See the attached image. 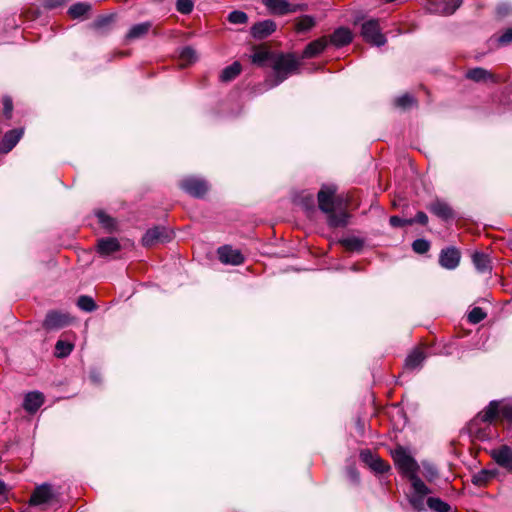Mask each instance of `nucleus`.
Segmentation results:
<instances>
[{
	"label": "nucleus",
	"instance_id": "nucleus-1",
	"mask_svg": "<svg viewBox=\"0 0 512 512\" xmlns=\"http://www.w3.org/2000/svg\"><path fill=\"white\" fill-rule=\"evenodd\" d=\"M336 188L334 186H323L318 192L319 209L327 214V222L330 227H344L348 223V213L335 212L336 199L334 197Z\"/></svg>",
	"mask_w": 512,
	"mask_h": 512
},
{
	"label": "nucleus",
	"instance_id": "nucleus-2",
	"mask_svg": "<svg viewBox=\"0 0 512 512\" xmlns=\"http://www.w3.org/2000/svg\"><path fill=\"white\" fill-rule=\"evenodd\" d=\"M300 62L293 54H278L273 58L272 68L275 72V85H279L288 78L289 75L296 73Z\"/></svg>",
	"mask_w": 512,
	"mask_h": 512
},
{
	"label": "nucleus",
	"instance_id": "nucleus-3",
	"mask_svg": "<svg viewBox=\"0 0 512 512\" xmlns=\"http://www.w3.org/2000/svg\"><path fill=\"white\" fill-rule=\"evenodd\" d=\"M392 458L400 473L407 477L410 482L415 479H419L417 474L419 465L417 461L406 451L405 448L399 446L393 450Z\"/></svg>",
	"mask_w": 512,
	"mask_h": 512
},
{
	"label": "nucleus",
	"instance_id": "nucleus-4",
	"mask_svg": "<svg viewBox=\"0 0 512 512\" xmlns=\"http://www.w3.org/2000/svg\"><path fill=\"white\" fill-rule=\"evenodd\" d=\"M361 36L366 42L378 47L383 46L387 41L376 19H369L362 24Z\"/></svg>",
	"mask_w": 512,
	"mask_h": 512
},
{
	"label": "nucleus",
	"instance_id": "nucleus-5",
	"mask_svg": "<svg viewBox=\"0 0 512 512\" xmlns=\"http://www.w3.org/2000/svg\"><path fill=\"white\" fill-rule=\"evenodd\" d=\"M172 239V233L162 226H156L148 229L142 237V244L145 247H151L157 243H165Z\"/></svg>",
	"mask_w": 512,
	"mask_h": 512
},
{
	"label": "nucleus",
	"instance_id": "nucleus-6",
	"mask_svg": "<svg viewBox=\"0 0 512 512\" xmlns=\"http://www.w3.org/2000/svg\"><path fill=\"white\" fill-rule=\"evenodd\" d=\"M411 485L413 488V493L410 496V504L412 507L418 511L424 510V500L425 497L431 493V490L426 486V484L419 478L411 481Z\"/></svg>",
	"mask_w": 512,
	"mask_h": 512
},
{
	"label": "nucleus",
	"instance_id": "nucleus-7",
	"mask_svg": "<svg viewBox=\"0 0 512 512\" xmlns=\"http://www.w3.org/2000/svg\"><path fill=\"white\" fill-rule=\"evenodd\" d=\"M180 187L193 197H203L209 187L205 180L196 177H187L180 183Z\"/></svg>",
	"mask_w": 512,
	"mask_h": 512
},
{
	"label": "nucleus",
	"instance_id": "nucleus-8",
	"mask_svg": "<svg viewBox=\"0 0 512 512\" xmlns=\"http://www.w3.org/2000/svg\"><path fill=\"white\" fill-rule=\"evenodd\" d=\"M56 498V493L53 487L44 483L35 488L30 498V505L38 506L42 504L51 503Z\"/></svg>",
	"mask_w": 512,
	"mask_h": 512
},
{
	"label": "nucleus",
	"instance_id": "nucleus-9",
	"mask_svg": "<svg viewBox=\"0 0 512 512\" xmlns=\"http://www.w3.org/2000/svg\"><path fill=\"white\" fill-rule=\"evenodd\" d=\"M263 4L275 15H286L297 12L301 9L300 5L290 3V0H262Z\"/></svg>",
	"mask_w": 512,
	"mask_h": 512
},
{
	"label": "nucleus",
	"instance_id": "nucleus-10",
	"mask_svg": "<svg viewBox=\"0 0 512 512\" xmlns=\"http://www.w3.org/2000/svg\"><path fill=\"white\" fill-rule=\"evenodd\" d=\"M71 322L68 314L51 311L47 313L43 326L47 330H58L67 326Z\"/></svg>",
	"mask_w": 512,
	"mask_h": 512
},
{
	"label": "nucleus",
	"instance_id": "nucleus-11",
	"mask_svg": "<svg viewBox=\"0 0 512 512\" xmlns=\"http://www.w3.org/2000/svg\"><path fill=\"white\" fill-rule=\"evenodd\" d=\"M491 457L494 461L506 469L509 472H512V448L508 445H502L498 448H495L491 451Z\"/></svg>",
	"mask_w": 512,
	"mask_h": 512
},
{
	"label": "nucleus",
	"instance_id": "nucleus-12",
	"mask_svg": "<svg viewBox=\"0 0 512 512\" xmlns=\"http://www.w3.org/2000/svg\"><path fill=\"white\" fill-rule=\"evenodd\" d=\"M460 252L455 247H448L443 249L439 256V264L448 270H453L458 267L460 262Z\"/></svg>",
	"mask_w": 512,
	"mask_h": 512
},
{
	"label": "nucleus",
	"instance_id": "nucleus-13",
	"mask_svg": "<svg viewBox=\"0 0 512 512\" xmlns=\"http://www.w3.org/2000/svg\"><path fill=\"white\" fill-rule=\"evenodd\" d=\"M360 458L376 473H385L390 469V466L385 461L374 455L370 450L362 451Z\"/></svg>",
	"mask_w": 512,
	"mask_h": 512
},
{
	"label": "nucleus",
	"instance_id": "nucleus-14",
	"mask_svg": "<svg viewBox=\"0 0 512 512\" xmlns=\"http://www.w3.org/2000/svg\"><path fill=\"white\" fill-rule=\"evenodd\" d=\"M218 256L222 263L231 265H240L244 261V257L237 249L229 246H223L218 249Z\"/></svg>",
	"mask_w": 512,
	"mask_h": 512
},
{
	"label": "nucleus",
	"instance_id": "nucleus-15",
	"mask_svg": "<svg viewBox=\"0 0 512 512\" xmlns=\"http://www.w3.org/2000/svg\"><path fill=\"white\" fill-rule=\"evenodd\" d=\"M121 245L114 237L101 238L97 240L96 249L100 256H109L119 251Z\"/></svg>",
	"mask_w": 512,
	"mask_h": 512
},
{
	"label": "nucleus",
	"instance_id": "nucleus-16",
	"mask_svg": "<svg viewBox=\"0 0 512 512\" xmlns=\"http://www.w3.org/2000/svg\"><path fill=\"white\" fill-rule=\"evenodd\" d=\"M276 30V23L273 20H264L255 23L251 27V34L256 39H264Z\"/></svg>",
	"mask_w": 512,
	"mask_h": 512
},
{
	"label": "nucleus",
	"instance_id": "nucleus-17",
	"mask_svg": "<svg viewBox=\"0 0 512 512\" xmlns=\"http://www.w3.org/2000/svg\"><path fill=\"white\" fill-rule=\"evenodd\" d=\"M23 135L22 129H12L5 133L0 142V153L10 152L19 142Z\"/></svg>",
	"mask_w": 512,
	"mask_h": 512
},
{
	"label": "nucleus",
	"instance_id": "nucleus-18",
	"mask_svg": "<svg viewBox=\"0 0 512 512\" xmlns=\"http://www.w3.org/2000/svg\"><path fill=\"white\" fill-rule=\"evenodd\" d=\"M352 32L346 27L337 28L329 37V42L336 47H343L351 43Z\"/></svg>",
	"mask_w": 512,
	"mask_h": 512
},
{
	"label": "nucleus",
	"instance_id": "nucleus-19",
	"mask_svg": "<svg viewBox=\"0 0 512 512\" xmlns=\"http://www.w3.org/2000/svg\"><path fill=\"white\" fill-rule=\"evenodd\" d=\"M328 45L326 37L318 38L310 42L302 53V58H313L322 53Z\"/></svg>",
	"mask_w": 512,
	"mask_h": 512
},
{
	"label": "nucleus",
	"instance_id": "nucleus-20",
	"mask_svg": "<svg viewBox=\"0 0 512 512\" xmlns=\"http://www.w3.org/2000/svg\"><path fill=\"white\" fill-rule=\"evenodd\" d=\"M466 76L474 82L496 83L498 81L497 77L493 73L481 67L470 69Z\"/></svg>",
	"mask_w": 512,
	"mask_h": 512
},
{
	"label": "nucleus",
	"instance_id": "nucleus-21",
	"mask_svg": "<svg viewBox=\"0 0 512 512\" xmlns=\"http://www.w3.org/2000/svg\"><path fill=\"white\" fill-rule=\"evenodd\" d=\"M44 402V396L40 392H30L24 398L23 407L30 413L36 412Z\"/></svg>",
	"mask_w": 512,
	"mask_h": 512
},
{
	"label": "nucleus",
	"instance_id": "nucleus-22",
	"mask_svg": "<svg viewBox=\"0 0 512 512\" xmlns=\"http://www.w3.org/2000/svg\"><path fill=\"white\" fill-rule=\"evenodd\" d=\"M429 211L437 217L447 220L452 218L453 212L449 205L442 201H435L428 206Z\"/></svg>",
	"mask_w": 512,
	"mask_h": 512
},
{
	"label": "nucleus",
	"instance_id": "nucleus-23",
	"mask_svg": "<svg viewBox=\"0 0 512 512\" xmlns=\"http://www.w3.org/2000/svg\"><path fill=\"white\" fill-rule=\"evenodd\" d=\"M151 27H152V23L149 21L136 24L130 28V30L126 34V39L127 40L140 39V38L144 37L146 34H148Z\"/></svg>",
	"mask_w": 512,
	"mask_h": 512
},
{
	"label": "nucleus",
	"instance_id": "nucleus-24",
	"mask_svg": "<svg viewBox=\"0 0 512 512\" xmlns=\"http://www.w3.org/2000/svg\"><path fill=\"white\" fill-rule=\"evenodd\" d=\"M498 413L499 403L497 401H491L489 405L477 415L476 420L491 422L496 418Z\"/></svg>",
	"mask_w": 512,
	"mask_h": 512
},
{
	"label": "nucleus",
	"instance_id": "nucleus-25",
	"mask_svg": "<svg viewBox=\"0 0 512 512\" xmlns=\"http://www.w3.org/2000/svg\"><path fill=\"white\" fill-rule=\"evenodd\" d=\"M475 268L481 272H489L491 270V263L488 255L482 252H475L472 256Z\"/></svg>",
	"mask_w": 512,
	"mask_h": 512
},
{
	"label": "nucleus",
	"instance_id": "nucleus-26",
	"mask_svg": "<svg viewBox=\"0 0 512 512\" xmlns=\"http://www.w3.org/2000/svg\"><path fill=\"white\" fill-rule=\"evenodd\" d=\"M426 356L421 349L413 350L405 360V367L408 369H416L421 366Z\"/></svg>",
	"mask_w": 512,
	"mask_h": 512
},
{
	"label": "nucleus",
	"instance_id": "nucleus-27",
	"mask_svg": "<svg viewBox=\"0 0 512 512\" xmlns=\"http://www.w3.org/2000/svg\"><path fill=\"white\" fill-rule=\"evenodd\" d=\"M241 64L239 62H234L231 65L225 67L221 74L220 80L222 82H229L235 79L241 72Z\"/></svg>",
	"mask_w": 512,
	"mask_h": 512
},
{
	"label": "nucleus",
	"instance_id": "nucleus-28",
	"mask_svg": "<svg viewBox=\"0 0 512 512\" xmlns=\"http://www.w3.org/2000/svg\"><path fill=\"white\" fill-rule=\"evenodd\" d=\"M461 4L462 0H444L438 4L437 11L444 15H451Z\"/></svg>",
	"mask_w": 512,
	"mask_h": 512
},
{
	"label": "nucleus",
	"instance_id": "nucleus-29",
	"mask_svg": "<svg viewBox=\"0 0 512 512\" xmlns=\"http://www.w3.org/2000/svg\"><path fill=\"white\" fill-rule=\"evenodd\" d=\"M339 243L348 251H361L364 247L363 239L355 236L343 238Z\"/></svg>",
	"mask_w": 512,
	"mask_h": 512
},
{
	"label": "nucleus",
	"instance_id": "nucleus-30",
	"mask_svg": "<svg viewBox=\"0 0 512 512\" xmlns=\"http://www.w3.org/2000/svg\"><path fill=\"white\" fill-rule=\"evenodd\" d=\"M74 345L68 341L58 340L55 345V356L65 358L72 352Z\"/></svg>",
	"mask_w": 512,
	"mask_h": 512
},
{
	"label": "nucleus",
	"instance_id": "nucleus-31",
	"mask_svg": "<svg viewBox=\"0 0 512 512\" xmlns=\"http://www.w3.org/2000/svg\"><path fill=\"white\" fill-rule=\"evenodd\" d=\"M315 26V19L310 15L301 16L296 22V31L307 32Z\"/></svg>",
	"mask_w": 512,
	"mask_h": 512
},
{
	"label": "nucleus",
	"instance_id": "nucleus-32",
	"mask_svg": "<svg viewBox=\"0 0 512 512\" xmlns=\"http://www.w3.org/2000/svg\"><path fill=\"white\" fill-rule=\"evenodd\" d=\"M90 10L91 5L89 3L79 2L69 8V14L72 18H80L87 14Z\"/></svg>",
	"mask_w": 512,
	"mask_h": 512
},
{
	"label": "nucleus",
	"instance_id": "nucleus-33",
	"mask_svg": "<svg viewBox=\"0 0 512 512\" xmlns=\"http://www.w3.org/2000/svg\"><path fill=\"white\" fill-rule=\"evenodd\" d=\"M428 507L435 512H449L450 506L440 498L429 497L427 499Z\"/></svg>",
	"mask_w": 512,
	"mask_h": 512
},
{
	"label": "nucleus",
	"instance_id": "nucleus-34",
	"mask_svg": "<svg viewBox=\"0 0 512 512\" xmlns=\"http://www.w3.org/2000/svg\"><path fill=\"white\" fill-rule=\"evenodd\" d=\"M181 65L186 66L197 60L196 51L191 47H185L180 53Z\"/></svg>",
	"mask_w": 512,
	"mask_h": 512
},
{
	"label": "nucleus",
	"instance_id": "nucleus-35",
	"mask_svg": "<svg viewBox=\"0 0 512 512\" xmlns=\"http://www.w3.org/2000/svg\"><path fill=\"white\" fill-rule=\"evenodd\" d=\"M494 477V473L489 470H481L474 474L472 482L477 486H483Z\"/></svg>",
	"mask_w": 512,
	"mask_h": 512
},
{
	"label": "nucleus",
	"instance_id": "nucleus-36",
	"mask_svg": "<svg viewBox=\"0 0 512 512\" xmlns=\"http://www.w3.org/2000/svg\"><path fill=\"white\" fill-rule=\"evenodd\" d=\"M77 306L86 312H92L96 309V304L94 300L87 295H82L77 300Z\"/></svg>",
	"mask_w": 512,
	"mask_h": 512
},
{
	"label": "nucleus",
	"instance_id": "nucleus-37",
	"mask_svg": "<svg viewBox=\"0 0 512 512\" xmlns=\"http://www.w3.org/2000/svg\"><path fill=\"white\" fill-rule=\"evenodd\" d=\"M96 217L98 218L99 223L108 231H111L115 228V220L107 215L103 211H97Z\"/></svg>",
	"mask_w": 512,
	"mask_h": 512
},
{
	"label": "nucleus",
	"instance_id": "nucleus-38",
	"mask_svg": "<svg viewBox=\"0 0 512 512\" xmlns=\"http://www.w3.org/2000/svg\"><path fill=\"white\" fill-rule=\"evenodd\" d=\"M395 105L401 109H409L416 105V100L412 95L404 94L395 99Z\"/></svg>",
	"mask_w": 512,
	"mask_h": 512
},
{
	"label": "nucleus",
	"instance_id": "nucleus-39",
	"mask_svg": "<svg viewBox=\"0 0 512 512\" xmlns=\"http://www.w3.org/2000/svg\"><path fill=\"white\" fill-rule=\"evenodd\" d=\"M422 467H423L422 474L427 479V481L432 482L438 477L437 468L433 464L428 463V462H423Z\"/></svg>",
	"mask_w": 512,
	"mask_h": 512
},
{
	"label": "nucleus",
	"instance_id": "nucleus-40",
	"mask_svg": "<svg viewBox=\"0 0 512 512\" xmlns=\"http://www.w3.org/2000/svg\"><path fill=\"white\" fill-rule=\"evenodd\" d=\"M271 58V54L269 51L264 49L256 50L251 56V60L253 63L257 65H264L265 62Z\"/></svg>",
	"mask_w": 512,
	"mask_h": 512
},
{
	"label": "nucleus",
	"instance_id": "nucleus-41",
	"mask_svg": "<svg viewBox=\"0 0 512 512\" xmlns=\"http://www.w3.org/2000/svg\"><path fill=\"white\" fill-rule=\"evenodd\" d=\"M228 21L232 24H245L248 21V16L243 11L235 10L229 13Z\"/></svg>",
	"mask_w": 512,
	"mask_h": 512
},
{
	"label": "nucleus",
	"instance_id": "nucleus-42",
	"mask_svg": "<svg viewBox=\"0 0 512 512\" xmlns=\"http://www.w3.org/2000/svg\"><path fill=\"white\" fill-rule=\"evenodd\" d=\"M114 21V15H106L98 17L92 24L96 30H101L108 27Z\"/></svg>",
	"mask_w": 512,
	"mask_h": 512
},
{
	"label": "nucleus",
	"instance_id": "nucleus-43",
	"mask_svg": "<svg viewBox=\"0 0 512 512\" xmlns=\"http://www.w3.org/2000/svg\"><path fill=\"white\" fill-rule=\"evenodd\" d=\"M485 317L486 313L480 307H474L468 314V320L473 324L481 322Z\"/></svg>",
	"mask_w": 512,
	"mask_h": 512
},
{
	"label": "nucleus",
	"instance_id": "nucleus-44",
	"mask_svg": "<svg viewBox=\"0 0 512 512\" xmlns=\"http://www.w3.org/2000/svg\"><path fill=\"white\" fill-rule=\"evenodd\" d=\"M194 3L192 0H177L176 9L181 14H190L193 10Z\"/></svg>",
	"mask_w": 512,
	"mask_h": 512
},
{
	"label": "nucleus",
	"instance_id": "nucleus-45",
	"mask_svg": "<svg viewBox=\"0 0 512 512\" xmlns=\"http://www.w3.org/2000/svg\"><path fill=\"white\" fill-rule=\"evenodd\" d=\"M413 250L418 254L426 253L430 248V243L425 239H417L412 244Z\"/></svg>",
	"mask_w": 512,
	"mask_h": 512
},
{
	"label": "nucleus",
	"instance_id": "nucleus-46",
	"mask_svg": "<svg viewBox=\"0 0 512 512\" xmlns=\"http://www.w3.org/2000/svg\"><path fill=\"white\" fill-rule=\"evenodd\" d=\"M413 223H420L422 225H426L428 223V217L424 212L419 211L415 215V218L407 220L408 225H412Z\"/></svg>",
	"mask_w": 512,
	"mask_h": 512
},
{
	"label": "nucleus",
	"instance_id": "nucleus-47",
	"mask_svg": "<svg viewBox=\"0 0 512 512\" xmlns=\"http://www.w3.org/2000/svg\"><path fill=\"white\" fill-rule=\"evenodd\" d=\"M497 15L505 17L512 12V6L508 3H501L496 8Z\"/></svg>",
	"mask_w": 512,
	"mask_h": 512
},
{
	"label": "nucleus",
	"instance_id": "nucleus-48",
	"mask_svg": "<svg viewBox=\"0 0 512 512\" xmlns=\"http://www.w3.org/2000/svg\"><path fill=\"white\" fill-rule=\"evenodd\" d=\"M500 45H507L512 42V28H509L503 32L497 39Z\"/></svg>",
	"mask_w": 512,
	"mask_h": 512
},
{
	"label": "nucleus",
	"instance_id": "nucleus-49",
	"mask_svg": "<svg viewBox=\"0 0 512 512\" xmlns=\"http://www.w3.org/2000/svg\"><path fill=\"white\" fill-rule=\"evenodd\" d=\"M12 110H13V103H12L11 98L4 97L3 98V111H4V115L7 118H10L11 114H12Z\"/></svg>",
	"mask_w": 512,
	"mask_h": 512
},
{
	"label": "nucleus",
	"instance_id": "nucleus-50",
	"mask_svg": "<svg viewBox=\"0 0 512 512\" xmlns=\"http://www.w3.org/2000/svg\"><path fill=\"white\" fill-rule=\"evenodd\" d=\"M407 220L408 219H403L399 216H391L390 219H389V223L392 227H403L405 225H408L407 224Z\"/></svg>",
	"mask_w": 512,
	"mask_h": 512
},
{
	"label": "nucleus",
	"instance_id": "nucleus-51",
	"mask_svg": "<svg viewBox=\"0 0 512 512\" xmlns=\"http://www.w3.org/2000/svg\"><path fill=\"white\" fill-rule=\"evenodd\" d=\"M501 414L503 417L512 420V406H504L501 409Z\"/></svg>",
	"mask_w": 512,
	"mask_h": 512
},
{
	"label": "nucleus",
	"instance_id": "nucleus-52",
	"mask_svg": "<svg viewBox=\"0 0 512 512\" xmlns=\"http://www.w3.org/2000/svg\"><path fill=\"white\" fill-rule=\"evenodd\" d=\"M62 3H63V0H47L46 1V5L49 8H54V7L60 6V5H62Z\"/></svg>",
	"mask_w": 512,
	"mask_h": 512
},
{
	"label": "nucleus",
	"instance_id": "nucleus-53",
	"mask_svg": "<svg viewBox=\"0 0 512 512\" xmlns=\"http://www.w3.org/2000/svg\"><path fill=\"white\" fill-rule=\"evenodd\" d=\"M350 477L353 481L358 482L359 481V475L354 469L349 470Z\"/></svg>",
	"mask_w": 512,
	"mask_h": 512
},
{
	"label": "nucleus",
	"instance_id": "nucleus-54",
	"mask_svg": "<svg viewBox=\"0 0 512 512\" xmlns=\"http://www.w3.org/2000/svg\"><path fill=\"white\" fill-rule=\"evenodd\" d=\"M7 490L6 484L0 480V496L3 495Z\"/></svg>",
	"mask_w": 512,
	"mask_h": 512
}]
</instances>
